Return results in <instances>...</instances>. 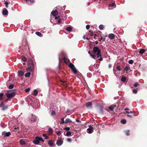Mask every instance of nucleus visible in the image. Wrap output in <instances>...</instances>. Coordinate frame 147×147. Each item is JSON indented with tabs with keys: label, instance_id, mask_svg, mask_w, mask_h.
<instances>
[{
	"label": "nucleus",
	"instance_id": "dca6fc26",
	"mask_svg": "<svg viewBox=\"0 0 147 147\" xmlns=\"http://www.w3.org/2000/svg\"><path fill=\"white\" fill-rule=\"evenodd\" d=\"M69 67L71 68V69L75 67V66L74 64H73L72 63L70 62L69 63Z\"/></svg>",
	"mask_w": 147,
	"mask_h": 147
},
{
	"label": "nucleus",
	"instance_id": "58836bf2",
	"mask_svg": "<svg viewBox=\"0 0 147 147\" xmlns=\"http://www.w3.org/2000/svg\"><path fill=\"white\" fill-rule=\"evenodd\" d=\"M64 123H65V121H64V118H62L61 119V123L62 124H63Z\"/></svg>",
	"mask_w": 147,
	"mask_h": 147
},
{
	"label": "nucleus",
	"instance_id": "c9c22d12",
	"mask_svg": "<svg viewBox=\"0 0 147 147\" xmlns=\"http://www.w3.org/2000/svg\"><path fill=\"white\" fill-rule=\"evenodd\" d=\"M130 69V67L129 66H127L124 68V70L126 71H128Z\"/></svg>",
	"mask_w": 147,
	"mask_h": 147
},
{
	"label": "nucleus",
	"instance_id": "338daca9",
	"mask_svg": "<svg viewBox=\"0 0 147 147\" xmlns=\"http://www.w3.org/2000/svg\"><path fill=\"white\" fill-rule=\"evenodd\" d=\"M125 113H128V114H129V112H128V111H125Z\"/></svg>",
	"mask_w": 147,
	"mask_h": 147
},
{
	"label": "nucleus",
	"instance_id": "0e129e2a",
	"mask_svg": "<svg viewBox=\"0 0 147 147\" xmlns=\"http://www.w3.org/2000/svg\"><path fill=\"white\" fill-rule=\"evenodd\" d=\"M111 65L110 64H109V68H111Z\"/></svg>",
	"mask_w": 147,
	"mask_h": 147
},
{
	"label": "nucleus",
	"instance_id": "6e6d98bb",
	"mask_svg": "<svg viewBox=\"0 0 147 147\" xmlns=\"http://www.w3.org/2000/svg\"><path fill=\"white\" fill-rule=\"evenodd\" d=\"M88 34L91 36H93L92 32H91V33H88Z\"/></svg>",
	"mask_w": 147,
	"mask_h": 147
},
{
	"label": "nucleus",
	"instance_id": "bb28decb",
	"mask_svg": "<svg viewBox=\"0 0 147 147\" xmlns=\"http://www.w3.org/2000/svg\"><path fill=\"white\" fill-rule=\"evenodd\" d=\"M14 86V84H11L9 86L8 88L10 89H12L13 88Z\"/></svg>",
	"mask_w": 147,
	"mask_h": 147
},
{
	"label": "nucleus",
	"instance_id": "a211bd4d",
	"mask_svg": "<svg viewBox=\"0 0 147 147\" xmlns=\"http://www.w3.org/2000/svg\"><path fill=\"white\" fill-rule=\"evenodd\" d=\"M20 142L21 144L22 145H24L26 144V143L23 139H21L20 140Z\"/></svg>",
	"mask_w": 147,
	"mask_h": 147
},
{
	"label": "nucleus",
	"instance_id": "c85d7f7f",
	"mask_svg": "<svg viewBox=\"0 0 147 147\" xmlns=\"http://www.w3.org/2000/svg\"><path fill=\"white\" fill-rule=\"evenodd\" d=\"M129 131H130L129 130H127L125 131V132L126 135H127V136H129L130 135V134L129 133Z\"/></svg>",
	"mask_w": 147,
	"mask_h": 147
},
{
	"label": "nucleus",
	"instance_id": "ddd939ff",
	"mask_svg": "<svg viewBox=\"0 0 147 147\" xmlns=\"http://www.w3.org/2000/svg\"><path fill=\"white\" fill-rule=\"evenodd\" d=\"M109 38L111 39H113L115 38V35L113 34H111L109 35Z\"/></svg>",
	"mask_w": 147,
	"mask_h": 147
},
{
	"label": "nucleus",
	"instance_id": "f257e3e1",
	"mask_svg": "<svg viewBox=\"0 0 147 147\" xmlns=\"http://www.w3.org/2000/svg\"><path fill=\"white\" fill-rule=\"evenodd\" d=\"M101 50L97 47H94L93 49L92 53H91L90 51L88 52V53L92 58L95 59L96 56L97 58H99L98 60L100 61H102L103 60L102 58L101 57Z\"/></svg>",
	"mask_w": 147,
	"mask_h": 147
},
{
	"label": "nucleus",
	"instance_id": "680f3d73",
	"mask_svg": "<svg viewBox=\"0 0 147 147\" xmlns=\"http://www.w3.org/2000/svg\"><path fill=\"white\" fill-rule=\"evenodd\" d=\"M100 110L101 111H102V108L101 106H100Z\"/></svg>",
	"mask_w": 147,
	"mask_h": 147
},
{
	"label": "nucleus",
	"instance_id": "e433bc0d",
	"mask_svg": "<svg viewBox=\"0 0 147 147\" xmlns=\"http://www.w3.org/2000/svg\"><path fill=\"white\" fill-rule=\"evenodd\" d=\"M42 136L44 137H45V139H48V137L46 135V134H43Z\"/></svg>",
	"mask_w": 147,
	"mask_h": 147
},
{
	"label": "nucleus",
	"instance_id": "774afa93",
	"mask_svg": "<svg viewBox=\"0 0 147 147\" xmlns=\"http://www.w3.org/2000/svg\"><path fill=\"white\" fill-rule=\"evenodd\" d=\"M127 116L128 117H131V115H127Z\"/></svg>",
	"mask_w": 147,
	"mask_h": 147
},
{
	"label": "nucleus",
	"instance_id": "4c0bfd02",
	"mask_svg": "<svg viewBox=\"0 0 147 147\" xmlns=\"http://www.w3.org/2000/svg\"><path fill=\"white\" fill-rule=\"evenodd\" d=\"M116 68L119 71H121V69L119 66H117L116 67Z\"/></svg>",
	"mask_w": 147,
	"mask_h": 147
},
{
	"label": "nucleus",
	"instance_id": "de8ad7c7",
	"mask_svg": "<svg viewBox=\"0 0 147 147\" xmlns=\"http://www.w3.org/2000/svg\"><path fill=\"white\" fill-rule=\"evenodd\" d=\"M5 5L6 7L7 8L8 7V3L6 1L5 2Z\"/></svg>",
	"mask_w": 147,
	"mask_h": 147
},
{
	"label": "nucleus",
	"instance_id": "f03ea898",
	"mask_svg": "<svg viewBox=\"0 0 147 147\" xmlns=\"http://www.w3.org/2000/svg\"><path fill=\"white\" fill-rule=\"evenodd\" d=\"M28 67L26 69L27 71H33L34 70V65L32 60L31 59H28Z\"/></svg>",
	"mask_w": 147,
	"mask_h": 147
},
{
	"label": "nucleus",
	"instance_id": "09e8293b",
	"mask_svg": "<svg viewBox=\"0 0 147 147\" xmlns=\"http://www.w3.org/2000/svg\"><path fill=\"white\" fill-rule=\"evenodd\" d=\"M62 20V19L61 18L59 19V20L57 22L59 24H60L61 23V20Z\"/></svg>",
	"mask_w": 147,
	"mask_h": 147
},
{
	"label": "nucleus",
	"instance_id": "9b49d317",
	"mask_svg": "<svg viewBox=\"0 0 147 147\" xmlns=\"http://www.w3.org/2000/svg\"><path fill=\"white\" fill-rule=\"evenodd\" d=\"M2 133L3 135H4L5 136H9L11 135V133L9 132H3Z\"/></svg>",
	"mask_w": 147,
	"mask_h": 147
},
{
	"label": "nucleus",
	"instance_id": "052dcab7",
	"mask_svg": "<svg viewBox=\"0 0 147 147\" xmlns=\"http://www.w3.org/2000/svg\"><path fill=\"white\" fill-rule=\"evenodd\" d=\"M124 110L125 111L128 110H129V109L128 108H125V109H124Z\"/></svg>",
	"mask_w": 147,
	"mask_h": 147
},
{
	"label": "nucleus",
	"instance_id": "ea45409f",
	"mask_svg": "<svg viewBox=\"0 0 147 147\" xmlns=\"http://www.w3.org/2000/svg\"><path fill=\"white\" fill-rule=\"evenodd\" d=\"M101 40L103 42H104L105 41V38H103L102 37H101L100 39L99 40V41H100Z\"/></svg>",
	"mask_w": 147,
	"mask_h": 147
},
{
	"label": "nucleus",
	"instance_id": "f3484780",
	"mask_svg": "<svg viewBox=\"0 0 147 147\" xmlns=\"http://www.w3.org/2000/svg\"><path fill=\"white\" fill-rule=\"evenodd\" d=\"M72 122L71 120L69 118H67L65 121V123L66 124L68 123H71Z\"/></svg>",
	"mask_w": 147,
	"mask_h": 147
},
{
	"label": "nucleus",
	"instance_id": "9d476101",
	"mask_svg": "<svg viewBox=\"0 0 147 147\" xmlns=\"http://www.w3.org/2000/svg\"><path fill=\"white\" fill-rule=\"evenodd\" d=\"M116 107V105H113L109 107V109L111 111H113V109Z\"/></svg>",
	"mask_w": 147,
	"mask_h": 147
},
{
	"label": "nucleus",
	"instance_id": "37998d69",
	"mask_svg": "<svg viewBox=\"0 0 147 147\" xmlns=\"http://www.w3.org/2000/svg\"><path fill=\"white\" fill-rule=\"evenodd\" d=\"M115 5H116V4H115V2H113L110 5L111 7H114L115 6Z\"/></svg>",
	"mask_w": 147,
	"mask_h": 147
},
{
	"label": "nucleus",
	"instance_id": "1a4fd4ad",
	"mask_svg": "<svg viewBox=\"0 0 147 147\" xmlns=\"http://www.w3.org/2000/svg\"><path fill=\"white\" fill-rule=\"evenodd\" d=\"M51 14L54 16L57 15L58 14L57 11V10L53 11L51 12Z\"/></svg>",
	"mask_w": 147,
	"mask_h": 147
},
{
	"label": "nucleus",
	"instance_id": "cd10ccee",
	"mask_svg": "<svg viewBox=\"0 0 147 147\" xmlns=\"http://www.w3.org/2000/svg\"><path fill=\"white\" fill-rule=\"evenodd\" d=\"M126 80V78L125 77H122L121 79V81L123 82H125Z\"/></svg>",
	"mask_w": 147,
	"mask_h": 147
},
{
	"label": "nucleus",
	"instance_id": "69168bd1",
	"mask_svg": "<svg viewBox=\"0 0 147 147\" xmlns=\"http://www.w3.org/2000/svg\"><path fill=\"white\" fill-rule=\"evenodd\" d=\"M33 122H34L36 121V119L35 118H34L33 120Z\"/></svg>",
	"mask_w": 147,
	"mask_h": 147
},
{
	"label": "nucleus",
	"instance_id": "2f4dec72",
	"mask_svg": "<svg viewBox=\"0 0 147 147\" xmlns=\"http://www.w3.org/2000/svg\"><path fill=\"white\" fill-rule=\"evenodd\" d=\"M126 122V120L125 119H123L121 120V123L123 124H125Z\"/></svg>",
	"mask_w": 147,
	"mask_h": 147
},
{
	"label": "nucleus",
	"instance_id": "412c9836",
	"mask_svg": "<svg viewBox=\"0 0 147 147\" xmlns=\"http://www.w3.org/2000/svg\"><path fill=\"white\" fill-rule=\"evenodd\" d=\"M21 59L22 61L24 62H26L27 60L26 58L24 56H21Z\"/></svg>",
	"mask_w": 147,
	"mask_h": 147
},
{
	"label": "nucleus",
	"instance_id": "6e6552de",
	"mask_svg": "<svg viewBox=\"0 0 147 147\" xmlns=\"http://www.w3.org/2000/svg\"><path fill=\"white\" fill-rule=\"evenodd\" d=\"M93 129L94 128L91 125H90L89 126V128L87 129V130L89 131L88 133L89 134H91Z\"/></svg>",
	"mask_w": 147,
	"mask_h": 147
},
{
	"label": "nucleus",
	"instance_id": "39448f33",
	"mask_svg": "<svg viewBox=\"0 0 147 147\" xmlns=\"http://www.w3.org/2000/svg\"><path fill=\"white\" fill-rule=\"evenodd\" d=\"M63 141L62 140V139L59 138H58V139L56 142L57 145L58 146H60L63 144Z\"/></svg>",
	"mask_w": 147,
	"mask_h": 147
},
{
	"label": "nucleus",
	"instance_id": "a878e982",
	"mask_svg": "<svg viewBox=\"0 0 147 147\" xmlns=\"http://www.w3.org/2000/svg\"><path fill=\"white\" fill-rule=\"evenodd\" d=\"M30 72H28V73L25 74V76L26 77H30Z\"/></svg>",
	"mask_w": 147,
	"mask_h": 147
},
{
	"label": "nucleus",
	"instance_id": "473e14b6",
	"mask_svg": "<svg viewBox=\"0 0 147 147\" xmlns=\"http://www.w3.org/2000/svg\"><path fill=\"white\" fill-rule=\"evenodd\" d=\"M71 135V133L70 131H68L66 134V135L67 136H69Z\"/></svg>",
	"mask_w": 147,
	"mask_h": 147
},
{
	"label": "nucleus",
	"instance_id": "a18cd8bd",
	"mask_svg": "<svg viewBox=\"0 0 147 147\" xmlns=\"http://www.w3.org/2000/svg\"><path fill=\"white\" fill-rule=\"evenodd\" d=\"M61 18V16H58L55 17V20L57 19H60Z\"/></svg>",
	"mask_w": 147,
	"mask_h": 147
},
{
	"label": "nucleus",
	"instance_id": "72a5a7b5",
	"mask_svg": "<svg viewBox=\"0 0 147 147\" xmlns=\"http://www.w3.org/2000/svg\"><path fill=\"white\" fill-rule=\"evenodd\" d=\"M140 85L138 82H136L135 84H133V86L134 87H136Z\"/></svg>",
	"mask_w": 147,
	"mask_h": 147
},
{
	"label": "nucleus",
	"instance_id": "f704fd0d",
	"mask_svg": "<svg viewBox=\"0 0 147 147\" xmlns=\"http://www.w3.org/2000/svg\"><path fill=\"white\" fill-rule=\"evenodd\" d=\"M99 28L100 30H102L103 29L104 26L102 25L101 24L99 25Z\"/></svg>",
	"mask_w": 147,
	"mask_h": 147
},
{
	"label": "nucleus",
	"instance_id": "5fc2aeb1",
	"mask_svg": "<svg viewBox=\"0 0 147 147\" xmlns=\"http://www.w3.org/2000/svg\"><path fill=\"white\" fill-rule=\"evenodd\" d=\"M76 121L77 122L81 123V121L79 120L78 119H76Z\"/></svg>",
	"mask_w": 147,
	"mask_h": 147
},
{
	"label": "nucleus",
	"instance_id": "7c9ffc66",
	"mask_svg": "<svg viewBox=\"0 0 147 147\" xmlns=\"http://www.w3.org/2000/svg\"><path fill=\"white\" fill-rule=\"evenodd\" d=\"M71 70L74 73H77V71L76 68L74 67V68L72 69Z\"/></svg>",
	"mask_w": 147,
	"mask_h": 147
},
{
	"label": "nucleus",
	"instance_id": "a19ab883",
	"mask_svg": "<svg viewBox=\"0 0 147 147\" xmlns=\"http://www.w3.org/2000/svg\"><path fill=\"white\" fill-rule=\"evenodd\" d=\"M133 92L135 94H136L137 92V89H134L133 90Z\"/></svg>",
	"mask_w": 147,
	"mask_h": 147
},
{
	"label": "nucleus",
	"instance_id": "79ce46f5",
	"mask_svg": "<svg viewBox=\"0 0 147 147\" xmlns=\"http://www.w3.org/2000/svg\"><path fill=\"white\" fill-rule=\"evenodd\" d=\"M30 90V88H28L27 89H26L25 90L26 92H29Z\"/></svg>",
	"mask_w": 147,
	"mask_h": 147
},
{
	"label": "nucleus",
	"instance_id": "5701e85b",
	"mask_svg": "<svg viewBox=\"0 0 147 147\" xmlns=\"http://www.w3.org/2000/svg\"><path fill=\"white\" fill-rule=\"evenodd\" d=\"M145 51V50L144 49H141L139 51V53L140 54H142L144 53Z\"/></svg>",
	"mask_w": 147,
	"mask_h": 147
},
{
	"label": "nucleus",
	"instance_id": "4468645a",
	"mask_svg": "<svg viewBox=\"0 0 147 147\" xmlns=\"http://www.w3.org/2000/svg\"><path fill=\"white\" fill-rule=\"evenodd\" d=\"M18 74L19 76H22L24 75V72L22 71L19 70L18 71Z\"/></svg>",
	"mask_w": 147,
	"mask_h": 147
},
{
	"label": "nucleus",
	"instance_id": "0eeeda50",
	"mask_svg": "<svg viewBox=\"0 0 147 147\" xmlns=\"http://www.w3.org/2000/svg\"><path fill=\"white\" fill-rule=\"evenodd\" d=\"M86 106L88 108H92V105L91 102H87L86 103Z\"/></svg>",
	"mask_w": 147,
	"mask_h": 147
},
{
	"label": "nucleus",
	"instance_id": "b1692460",
	"mask_svg": "<svg viewBox=\"0 0 147 147\" xmlns=\"http://www.w3.org/2000/svg\"><path fill=\"white\" fill-rule=\"evenodd\" d=\"M48 132L49 134H52V129L51 128H49L48 129Z\"/></svg>",
	"mask_w": 147,
	"mask_h": 147
},
{
	"label": "nucleus",
	"instance_id": "7ed1b4c3",
	"mask_svg": "<svg viewBox=\"0 0 147 147\" xmlns=\"http://www.w3.org/2000/svg\"><path fill=\"white\" fill-rule=\"evenodd\" d=\"M16 94V92H13L11 93H7L6 95L7 97L9 98H12L14 97Z\"/></svg>",
	"mask_w": 147,
	"mask_h": 147
},
{
	"label": "nucleus",
	"instance_id": "aec40b11",
	"mask_svg": "<svg viewBox=\"0 0 147 147\" xmlns=\"http://www.w3.org/2000/svg\"><path fill=\"white\" fill-rule=\"evenodd\" d=\"M4 94L3 93H0V100L1 101L3 100L4 98L3 97Z\"/></svg>",
	"mask_w": 147,
	"mask_h": 147
},
{
	"label": "nucleus",
	"instance_id": "864d4df0",
	"mask_svg": "<svg viewBox=\"0 0 147 147\" xmlns=\"http://www.w3.org/2000/svg\"><path fill=\"white\" fill-rule=\"evenodd\" d=\"M61 19L62 20H65L66 19V18L65 16H63V17L61 18Z\"/></svg>",
	"mask_w": 147,
	"mask_h": 147
},
{
	"label": "nucleus",
	"instance_id": "bf43d9fd",
	"mask_svg": "<svg viewBox=\"0 0 147 147\" xmlns=\"http://www.w3.org/2000/svg\"><path fill=\"white\" fill-rule=\"evenodd\" d=\"M30 1V2L31 3H33L34 2V0H29Z\"/></svg>",
	"mask_w": 147,
	"mask_h": 147
},
{
	"label": "nucleus",
	"instance_id": "49530a36",
	"mask_svg": "<svg viewBox=\"0 0 147 147\" xmlns=\"http://www.w3.org/2000/svg\"><path fill=\"white\" fill-rule=\"evenodd\" d=\"M64 129L66 131H69L70 130V128L69 127H66L64 128Z\"/></svg>",
	"mask_w": 147,
	"mask_h": 147
},
{
	"label": "nucleus",
	"instance_id": "4d7b16f0",
	"mask_svg": "<svg viewBox=\"0 0 147 147\" xmlns=\"http://www.w3.org/2000/svg\"><path fill=\"white\" fill-rule=\"evenodd\" d=\"M67 140L69 142H71V140L70 138H67Z\"/></svg>",
	"mask_w": 147,
	"mask_h": 147
},
{
	"label": "nucleus",
	"instance_id": "c756f323",
	"mask_svg": "<svg viewBox=\"0 0 147 147\" xmlns=\"http://www.w3.org/2000/svg\"><path fill=\"white\" fill-rule=\"evenodd\" d=\"M34 94V95H36L38 93V92L36 90H34L33 92Z\"/></svg>",
	"mask_w": 147,
	"mask_h": 147
},
{
	"label": "nucleus",
	"instance_id": "2eb2a0df",
	"mask_svg": "<svg viewBox=\"0 0 147 147\" xmlns=\"http://www.w3.org/2000/svg\"><path fill=\"white\" fill-rule=\"evenodd\" d=\"M63 60L64 62L66 64H67L69 61V59L65 57L64 58Z\"/></svg>",
	"mask_w": 147,
	"mask_h": 147
},
{
	"label": "nucleus",
	"instance_id": "6ab92c4d",
	"mask_svg": "<svg viewBox=\"0 0 147 147\" xmlns=\"http://www.w3.org/2000/svg\"><path fill=\"white\" fill-rule=\"evenodd\" d=\"M35 34L37 36H39V37H41L43 36V34H41V33H40V32H35Z\"/></svg>",
	"mask_w": 147,
	"mask_h": 147
},
{
	"label": "nucleus",
	"instance_id": "c03bdc74",
	"mask_svg": "<svg viewBox=\"0 0 147 147\" xmlns=\"http://www.w3.org/2000/svg\"><path fill=\"white\" fill-rule=\"evenodd\" d=\"M55 114H56L55 112L54 111H52V112L51 113V115H52L54 116V115H55Z\"/></svg>",
	"mask_w": 147,
	"mask_h": 147
},
{
	"label": "nucleus",
	"instance_id": "423d86ee",
	"mask_svg": "<svg viewBox=\"0 0 147 147\" xmlns=\"http://www.w3.org/2000/svg\"><path fill=\"white\" fill-rule=\"evenodd\" d=\"M40 137L38 136H37L35 138V139L33 141V143L36 145L38 144L39 143L40 141Z\"/></svg>",
	"mask_w": 147,
	"mask_h": 147
},
{
	"label": "nucleus",
	"instance_id": "13d9d810",
	"mask_svg": "<svg viewBox=\"0 0 147 147\" xmlns=\"http://www.w3.org/2000/svg\"><path fill=\"white\" fill-rule=\"evenodd\" d=\"M40 141H41L43 142H44L45 141V140H44L42 138L40 137Z\"/></svg>",
	"mask_w": 147,
	"mask_h": 147
},
{
	"label": "nucleus",
	"instance_id": "603ef678",
	"mask_svg": "<svg viewBox=\"0 0 147 147\" xmlns=\"http://www.w3.org/2000/svg\"><path fill=\"white\" fill-rule=\"evenodd\" d=\"M90 26L89 25H87L86 26V28L88 30L89 29Z\"/></svg>",
	"mask_w": 147,
	"mask_h": 147
},
{
	"label": "nucleus",
	"instance_id": "4be33fe9",
	"mask_svg": "<svg viewBox=\"0 0 147 147\" xmlns=\"http://www.w3.org/2000/svg\"><path fill=\"white\" fill-rule=\"evenodd\" d=\"M48 143L49 145L51 146H52L53 145V142L51 140H49Z\"/></svg>",
	"mask_w": 147,
	"mask_h": 147
},
{
	"label": "nucleus",
	"instance_id": "3c124183",
	"mask_svg": "<svg viewBox=\"0 0 147 147\" xmlns=\"http://www.w3.org/2000/svg\"><path fill=\"white\" fill-rule=\"evenodd\" d=\"M56 134H57V135H60V134H61V131H58L57 132Z\"/></svg>",
	"mask_w": 147,
	"mask_h": 147
},
{
	"label": "nucleus",
	"instance_id": "20e7f679",
	"mask_svg": "<svg viewBox=\"0 0 147 147\" xmlns=\"http://www.w3.org/2000/svg\"><path fill=\"white\" fill-rule=\"evenodd\" d=\"M4 105L5 104L3 102H1L0 104V107H2L1 109L3 111L5 110L8 108L7 105L4 106Z\"/></svg>",
	"mask_w": 147,
	"mask_h": 147
},
{
	"label": "nucleus",
	"instance_id": "393cba45",
	"mask_svg": "<svg viewBox=\"0 0 147 147\" xmlns=\"http://www.w3.org/2000/svg\"><path fill=\"white\" fill-rule=\"evenodd\" d=\"M72 29V28L70 27H68L66 29V30L68 32L71 31Z\"/></svg>",
	"mask_w": 147,
	"mask_h": 147
},
{
	"label": "nucleus",
	"instance_id": "e2e57ef3",
	"mask_svg": "<svg viewBox=\"0 0 147 147\" xmlns=\"http://www.w3.org/2000/svg\"><path fill=\"white\" fill-rule=\"evenodd\" d=\"M95 43L96 44H97L98 43V41H95Z\"/></svg>",
	"mask_w": 147,
	"mask_h": 147
},
{
	"label": "nucleus",
	"instance_id": "8fccbe9b",
	"mask_svg": "<svg viewBox=\"0 0 147 147\" xmlns=\"http://www.w3.org/2000/svg\"><path fill=\"white\" fill-rule=\"evenodd\" d=\"M129 63L130 64H132L133 63V61L132 60H130L129 61Z\"/></svg>",
	"mask_w": 147,
	"mask_h": 147
},
{
	"label": "nucleus",
	"instance_id": "f8f14e48",
	"mask_svg": "<svg viewBox=\"0 0 147 147\" xmlns=\"http://www.w3.org/2000/svg\"><path fill=\"white\" fill-rule=\"evenodd\" d=\"M2 13L4 15H6L8 13V11L6 9H4L2 11Z\"/></svg>",
	"mask_w": 147,
	"mask_h": 147
}]
</instances>
